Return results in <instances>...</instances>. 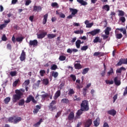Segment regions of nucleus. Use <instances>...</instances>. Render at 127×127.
Returning a JSON list of instances; mask_svg holds the SVG:
<instances>
[{"label":"nucleus","mask_w":127,"mask_h":127,"mask_svg":"<svg viewBox=\"0 0 127 127\" xmlns=\"http://www.w3.org/2000/svg\"><path fill=\"white\" fill-rule=\"evenodd\" d=\"M25 92V90L23 89H20L19 90L16 89L15 91V94L12 96V102L16 103L17 101H19L21 99V97L23 96V93Z\"/></svg>","instance_id":"nucleus-1"},{"label":"nucleus","mask_w":127,"mask_h":127,"mask_svg":"<svg viewBox=\"0 0 127 127\" xmlns=\"http://www.w3.org/2000/svg\"><path fill=\"white\" fill-rule=\"evenodd\" d=\"M80 109L84 112H87L89 110V103L87 100L82 101L80 104Z\"/></svg>","instance_id":"nucleus-2"},{"label":"nucleus","mask_w":127,"mask_h":127,"mask_svg":"<svg viewBox=\"0 0 127 127\" xmlns=\"http://www.w3.org/2000/svg\"><path fill=\"white\" fill-rule=\"evenodd\" d=\"M34 103V104H37V101L34 99V97L32 96V95H29L27 98V100L25 101V103L28 104V103H30V102Z\"/></svg>","instance_id":"nucleus-3"},{"label":"nucleus","mask_w":127,"mask_h":127,"mask_svg":"<svg viewBox=\"0 0 127 127\" xmlns=\"http://www.w3.org/2000/svg\"><path fill=\"white\" fill-rule=\"evenodd\" d=\"M92 124H93L92 119H88L84 123V127H90Z\"/></svg>","instance_id":"nucleus-4"},{"label":"nucleus","mask_w":127,"mask_h":127,"mask_svg":"<svg viewBox=\"0 0 127 127\" xmlns=\"http://www.w3.org/2000/svg\"><path fill=\"white\" fill-rule=\"evenodd\" d=\"M74 118H75V115L74 114V112H70L67 117L68 121H73L74 120Z\"/></svg>","instance_id":"nucleus-5"},{"label":"nucleus","mask_w":127,"mask_h":127,"mask_svg":"<svg viewBox=\"0 0 127 127\" xmlns=\"http://www.w3.org/2000/svg\"><path fill=\"white\" fill-rule=\"evenodd\" d=\"M22 118L21 117H17L15 116H14V121L13 124H18L19 122H21Z\"/></svg>","instance_id":"nucleus-6"},{"label":"nucleus","mask_w":127,"mask_h":127,"mask_svg":"<svg viewBox=\"0 0 127 127\" xmlns=\"http://www.w3.org/2000/svg\"><path fill=\"white\" fill-rule=\"evenodd\" d=\"M29 45L31 46H37L38 45L37 40H30L29 41Z\"/></svg>","instance_id":"nucleus-7"},{"label":"nucleus","mask_w":127,"mask_h":127,"mask_svg":"<svg viewBox=\"0 0 127 127\" xmlns=\"http://www.w3.org/2000/svg\"><path fill=\"white\" fill-rule=\"evenodd\" d=\"M42 10V7L41 6L34 5L33 9V11H41Z\"/></svg>","instance_id":"nucleus-8"},{"label":"nucleus","mask_w":127,"mask_h":127,"mask_svg":"<svg viewBox=\"0 0 127 127\" xmlns=\"http://www.w3.org/2000/svg\"><path fill=\"white\" fill-rule=\"evenodd\" d=\"M47 34V32L41 33L40 34H37V38H38L39 39H42V38H44L45 37V36H46Z\"/></svg>","instance_id":"nucleus-9"},{"label":"nucleus","mask_w":127,"mask_h":127,"mask_svg":"<svg viewBox=\"0 0 127 127\" xmlns=\"http://www.w3.org/2000/svg\"><path fill=\"white\" fill-rule=\"evenodd\" d=\"M26 55L25 54V52H24V50H22L20 57V60L21 61H24V60H25L26 59Z\"/></svg>","instance_id":"nucleus-10"},{"label":"nucleus","mask_w":127,"mask_h":127,"mask_svg":"<svg viewBox=\"0 0 127 127\" xmlns=\"http://www.w3.org/2000/svg\"><path fill=\"white\" fill-rule=\"evenodd\" d=\"M41 109V106L36 105V108L34 109L33 114H34V115H37V113H38V112H39V110Z\"/></svg>","instance_id":"nucleus-11"},{"label":"nucleus","mask_w":127,"mask_h":127,"mask_svg":"<svg viewBox=\"0 0 127 127\" xmlns=\"http://www.w3.org/2000/svg\"><path fill=\"white\" fill-rule=\"evenodd\" d=\"M41 109V106L36 105V108L34 109L33 114H34V115H37V113H38V112H39V110Z\"/></svg>","instance_id":"nucleus-12"},{"label":"nucleus","mask_w":127,"mask_h":127,"mask_svg":"<svg viewBox=\"0 0 127 127\" xmlns=\"http://www.w3.org/2000/svg\"><path fill=\"white\" fill-rule=\"evenodd\" d=\"M107 113L108 115H110L111 116H113V117H115V116L117 115V111L114 109H112L111 110L108 111Z\"/></svg>","instance_id":"nucleus-13"},{"label":"nucleus","mask_w":127,"mask_h":127,"mask_svg":"<svg viewBox=\"0 0 127 127\" xmlns=\"http://www.w3.org/2000/svg\"><path fill=\"white\" fill-rule=\"evenodd\" d=\"M127 70L126 68H125L124 66H122L121 67L118 68L116 70V73L117 74H120V75L122 74V71H126Z\"/></svg>","instance_id":"nucleus-14"},{"label":"nucleus","mask_w":127,"mask_h":127,"mask_svg":"<svg viewBox=\"0 0 127 127\" xmlns=\"http://www.w3.org/2000/svg\"><path fill=\"white\" fill-rule=\"evenodd\" d=\"M60 96H61V90H58L54 97V100H57V99H58V98H59V97H60Z\"/></svg>","instance_id":"nucleus-15"},{"label":"nucleus","mask_w":127,"mask_h":127,"mask_svg":"<svg viewBox=\"0 0 127 127\" xmlns=\"http://www.w3.org/2000/svg\"><path fill=\"white\" fill-rule=\"evenodd\" d=\"M102 41H103V39L100 38V37H96L93 40L94 43H98V42L101 43Z\"/></svg>","instance_id":"nucleus-16"},{"label":"nucleus","mask_w":127,"mask_h":127,"mask_svg":"<svg viewBox=\"0 0 127 127\" xmlns=\"http://www.w3.org/2000/svg\"><path fill=\"white\" fill-rule=\"evenodd\" d=\"M114 81L116 86H120V85H121V80H119V77H118V76L114 78Z\"/></svg>","instance_id":"nucleus-17"},{"label":"nucleus","mask_w":127,"mask_h":127,"mask_svg":"<svg viewBox=\"0 0 127 127\" xmlns=\"http://www.w3.org/2000/svg\"><path fill=\"white\" fill-rule=\"evenodd\" d=\"M69 10L71 12V14L75 16V14L78 13V10L77 9H73V8H69Z\"/></svg>","instance_id":"nucleus-18"},{"label":"nucleus","mask_w":127,"mask_h":127,"mask_svg":"<svg viewBox=\"0 0 127 127\" xmlns=\"http://www.w3.org/2000/svg\"><path fill=\"white\" fill-rule=\"evenodd\" d=\"M76 82L78 83V84H76V89L80 90V89H82V88H83V85L80 84V83L81 82V80L80 79H77L76 80Z\"/></svg>","instance_id":"nucleus-19"},{"label":"nucleus","mask_w":127,"mask_h":127,"mask_svg":"<svg viewBox=\"0 0 127 127\" xmlns=\"http://www.w3.org/2000/svg\"><path fill=\"white\" fill-rule=\"evenodd\" d=\"M93 123L94 125V127H99V126L100 125V118H97L96 119H95L93 122Z\"/></svg>","instance_id":"nucleus-20"},{"label":"nucleus","mask_w":127,"mask_h":127,"mask_svg":"<svg viewBox=\"0 0 127 127\" xmlns=\"http://www.w3.org/2000/svg\"><path fill=\"white\" fill-rule=\"evenodd\" d=\"M104 55H105V54L102 52H96L93 54V56H98V57H102V56H104Z\"/></svg>","instance_id":"nucleus-21"},{"label":"nucleus","mask_w":127,"mask_h":127,"mask_svg":"<svg viewBox=\"0 0 127 127\" xmlns=\"http://www.w3.org/2000/svg\"><path fill=\"white\" fill-rule=\"evenodd\" d=\"M47 18H48V13L44 15V18L43 19V24H46V22H47Z\"/></svg>","instance_id":"nucleus-22"},{"label":"nucleus","mask_w":127,"mask_h":127,"mask_svg":"<svg viewBox=\"0 0 127 127\" xmlns=\"http://www.w3.org/2000/svg\"><path fill=\"white\" fill-rule=\"evenodd\" d=\"M77 2L80 3L81 5H87L88 3L86 1H84V0H77Z\"/></svg>","instance_id":"nucleus-23"},{"label":"nucleus","mask_w":127,"mask_h":127,"mask_svg":"<svg viewBox=\"0 0 127 127\" xmlns=\"http://www.w3.org/2000/svg\"><path fill=\"white\" fill-rule=\"evenodd\" d=\"M61 103H63V104H69V103H70V100L67 98H63L61 100Z\"/></svg>","instance_id":"nucleus-24"},{"label":"nucleus","mask_w":127,"mask_h":127,"mask_svg":"<svg viewBox=\"0 0 127 127\" xmlns=\"http://www.w3.org/2000/svg\"><path fill=\"white\" fill-rule=\"evenodd\" d=\"M74 68L75 69H77L78 70H80V69H82V65L81 64L77 63L74 64Z\"/></svg>","instance_id":"nucleus-25"},{"label":"nucleus","mask_w":127,"mask_h":127,"mask_svg":"<svg viewBox=\"0 0 127 127\" xmlns=\"http://www.w3.org/2000/svg\"><path fill=\"white\" fill-rule=\"evenodd\" d=\"M48 38L49 39H53V38H55L56 37V34H49L47 35Z\"/></svg>","instance_id":"nucleus-26"},{"label":"nucleus","mask_w":127,"mask_h":127,"mask_svg":"<svg viewBox=\"0 0 127 127\" xmlns=\"http://www.w3.org/2000/svg\"><path fill=\"white\" fill-rule=\"evenodd\" d=\"M43 84L47 86L49 84V80L48 78H44L42 80Z\"/></svg>","instance_id":"nucleus-27"},{"label":"nucleus","mask_w":127,"mask_h":127,"mask_svg":"<svg viewBox=\"0 0 127 127\" xmlns=\"http://www.w3.org/2000/svg\"><path fill=\"white\" fill-rule=\"evenodd\" d=\"M23 39H24V37L22 36L18 37L16 38V41L17 42H22Z\"/></svg>","instance_id":"nucleus-28"},{"label":"nucleus","mask_w":127,"mask_h":127,"mask_svg":"<svg viewBox=\"0 0 127 127\" xmlns=\"http://www.w3.org/2000/svg\"><path fill=\"white\" fill-rule=\"evenodd\" d=\"M75 45L77 48H80L81 46V40H77L75 42Z\"/></svg>","instance_id":"nucleus-29"},{"label":"nucleus","mask_w":127,"mask_h":127,"mask_svg":"<svg viewBox=\"0 0 127 127\" xmlns=\"http://www.w3.org/2000/svg\"><path fill=\"white\" fill-rule=\"evenodd\" d=\"M83 112H84V110H82L81 108L80 110H78L76 113L77 117H80L82 114H83Z\"/></svg>","instance_id":"nucleus-30"},{"label":"nucleus","mask_w":127,"mask_h":127,"mask_svg":"<svg viewBox=\"0 0 127 127\" xmlns=\"http://www.w3.org/2000/svg\"><path fill=\"white\" fill-rule=\"evenodd\" d=\"M103 9H105L106 11H109L110 10V6L108 4L104 5L102 7Z\"/></svg>","instance_id":"nucleus-31"},{"label":"nucleus","mask_w":127,"mask_h":127,"mask_svg":"<svg viewBox=\"0 0 127 127\" xmlns=\"http://www.w3.org/2000/svg\"><path fill=\"white\" fill-rule=\"evenodd\" d=\"M124 59H121L119 60V62H118V63L117 64V66H122V64H124Z\"/></svg>","instance_id":"nucleus-32"},{"label":"nucleus","mask_w":127,"mask_h":127,"mask_svg":"<svg viewBox=\"0 0 127 127\" xmlns=\"http://www.w3.org/2000/svg\"><path fill=\"white\" fill-rule=\"evenodd\" d=\"M43 120L42 119H40L39 121L37 122V123L35 124L34 125V127H38V126H40L41 123H42Z\"/></svg>","instance_id":"nucleus-33"},{"label":"nucleus","mask_w":127,"mask_h":127,"mask_svg":"<svg viewBox=\"0 0 127 127\" xmlns=\"http://www.w3.org/2000/svg\"><path fill=\"white\" fill-rule=\"evenodd\" d=\"M9 102H10V97H6L4 100V104H6V105L8 104V103H9Z\"/></svg>","instance_id":"nucleus-34"},{"label":"nucleus","mask_w":127,"mask_h":127,"mask_svg":"<svg viewBox=\"0 0 127 127\" xmlns=\"http://www.w3.org/2000/svg\"><path fill=\"white\" fill-rule=\"evenodd\" d=\"M59 75V73H58V72L53 71L52 73V76H53V77L55 78H57Z\"/></svg>","instance_id":"nucleus-35"},{"label":"nucleus","mask_w":127,"mask_h":127,"mask_svg":"<svg viewBox=\"0 0 127 127\" xmlns=\"http://www.w3.org/2000/svg\"><path fill=\"white\" fill-rule=\"evenodd\" d=\"M89 70H90V69L89 68H85L83 69L82 74L83 75H85V74H87V73H88V72L89 71Z\"/></svg>","instance_id":"nucleus-36"},{"label":"nucleus","mask_w":127,"mask_h":127,"mask_svg":"<svg viewBox=\"0 0 127 127\" xmlns=\"http://www.w3.org/2000/svg\"><path fill=\"white\" fill-rule=\"evenodd\" d=\"M112 74H114V68L111 67L110 71L107 72V75L108 76H110V75H112Z\"/></svg>","instance_id":"nucleus-37"},{"label":"nucleus","mask_w":127,"mask_h":127,"mask_svg":"<svg viewBox=\"0 0 127 127\" xmlns=\"http://www.w3.org/2000/svg\"><path fill=\"white\" fill-rule=\"evenodd\" d=\"M59 59L60 61H65V60H66V56H60Z\"/></svg>","instance_id":"nucleus-38"},{"label":"nucleus","mask_w":127,"mask_h":127,"mask_svg":"<svg viewBox=\"0 0 127 127\" xmlns=\"http://www.w3.org/2000/svg\"><path fill=\"white\" fill-rule=\"evenodd\" d=\"M49 110H50V111H54V110H56V109H57V108H56V106H53V105H49Z\"/></svg>","instance_id":"nucleus-39"},{"label":"nucleus","mask_w":127,"mask_h":127,"mask_svg":"<svg viewBox=\"0 0 127 127\" xmlns=\"http://www.w3.org/2000/svg\"><path fill=\"white\" fill-rule=\"evenodd\" d=\"M41 97L42 100H45L46 99V98H47V97H49V95L48 93H46L45 94L41 95Z\"/></svg>","instance_id":"nucleus-40"},{"label":"nucleus","mask_w":127,"mask_h":127,"mask_svg":"<svg viewBox=\"0 0 127 127\" xmlns=\"http://www.w3.org/2000/svg\"><path fill=\"white\" fill-rule=\"evenodd\" d=\"M24 103H25V101L23 99H22L19 100L18 105L19 106H23V105H24Z\"/></svg>","instance_id":"nucleus-41"},{"label":"nucleus","mask_w":127,"mask_h":127,"mask_svg":"<svg viewBox=\"0 0 127 127\" xmlns=\"http://www.w3.org/2000/svg\"><path fill=\"white\" fill-rule=\"evenodd\" d=\"M30 83V80L29 79H27L25 80L24 82V85L25 87L28 86L29 84Z\"/></svg>","instance_id":"nucleus-42"},{"label":"nucleus","mask_w":127,"mask_h":127,"mask_svg":"<svg viewBox=\"0 0 127 127\" xmlns=\"http://www.w3.org/2000/svg\"><path fill=\"white\" fill-rule=\"evenodd\" d=\"M58 68V66L56 64H53L51 66V69L53 70H56V69H57Z\"/></svg>","instance_id":"nucleus-43"},{"label":"nucleus","mask_w":127,"mask_h":127,"mask_svg":"<svg viewBox=\"0 0 127 127\" xmlns=\"http://www.w3.org/2000/svg\"><path fill=\"white\" fill-rule=\"evenodd\" d=\"M119 16H124L125 15V12L123 10H119Z\"/></svg>","instance_id":"nucleus-44"},{"label":"nucleus","mask_w":127,"mask_h":127,"mask_svg":"<svg viewBox=\"0 0 127 127\" xmlns=\"http://www.w3.org/2000/svg\"><path fill=\"white\" fill-rule=\"evenodd\" d=\"M46 71H45V70L42 69L40 71V74L41 77L44 76V74H45Z\"/></svg>","instance_id":"nucleus-45"},{"label":"nucleus","mask_w":127,"mask_h":127,"mask_svg":"<svg viewBox=\"0 0 127 127\" xmlns=\"http://www.w3.org/2000/svg\"><path fill=\"white\" fill-rule=\"evenodd\" d=\"M14 121V116H13L12 117H9L8 118V121L9 123H13Z\"/></svg>","instance_id":"nucleus-46"},{"label":"nucleus","mask_w":127,"mask_h":127,"mask_svg":"<svg viewBox=\"0 0 127 127\" xmlns=\"http://www.w3.org/2000/svg\"><path fill=\"white\" fill-rule=\"evenodd\" d=\"M105 82L106 84H108V85H113V84H114V81L113 80L110 81V80H106Z\"/></svg>","instance_id":"nucleus-47"},{"label":"nucleus","mask_w":127,"mask_h":127,"mask_svg":"<svg viewBox=\"0 0 127 127\" xmlns=\"http://www.w3.org/2000/svg\"><path fill=\"white\" fill-rule=\"evenodd\" d=\"M16 71H10V75L11 76V77H14V76H16Z\"/></svg>","instance_id":"nucleus-48"},{"label":"nucleus","mask_w":127,"mask_h":127,"mask_svg":"<svg viewBox=\"0 0 127 127\" xmlns=\"http://www.w3.org/2000/svg\"><path fill=\"white\" fill-rule=\"evenodd\" d=\"M70 78H71L72 80L73 81V82H75V81H76V75H74V74H71L70 75Z\"/></svg>","instance_id":"nucleus-49"},{"label":"nucleus","mask_w":127,"mask_h":127,"mask_svg":"<svg viewBox=\"0 0 127 127\" xmlns=\"http://www.w3.org/2000/svg\"><path fill=\"white\" fill-rule=\"evenodd\" d=\"M117 30H120L121 32H127V30H124V28H117L116 29L115 32H117Z\"/></svg>","instance_id":"nucleus-50"},{"label":"nucleus","mask_w":127,"mask_h":127,"mask_svg":"<svg viewBox=\"0 0 127 127\" xmlns=\"http://www.w3.org/2000/svg\"><path fill=\"white\" fill-rule=\"evenodd\" d=\"M88 48V46H84L82 47H81V50H82V51H86V50H87Z\"/></svg>","instance_id":"nucleus-51"},{"label":"nucleus","mask_w":127,"mask_h":127,"mask_svg":"<svg viewBox=\"0 0 127 127\" xmlns=\"http://www.w3.org/2000/svg\"><path fill=\"white\" fill-rule=\"evenodd\" d=\"M74 94H75V92L74 91L73 89H69L68 91V95H73Z\"/></svg>","instance_id":"nucleus-52"},{"label":"nucleus","mask_w":127,"mask_h":127,"mask_svg":"<svg viewBox=\"0 0 127 127\" xmlns=\"http://www.w3.org/2000/svg\"><path fill=\"white\" fill-rule=\"evenodd\" d=\"M18 82H19V79L16 80L13 83V86H14V87H16L17 86V84H18Z\"/></svg>","instance_id":"nucleus-53"},{"label":"nucleus","mask_w":127,"mask_h":127,"mask_svg":"<svg viewBox=\"0 0 127 127\" xmlns=\"http://www.w3.org/2000/svg\"><path fill=\"white\" fill-rule=\"evenodd\" d=\"M6 27V24H2L0 25V30H1Z\"/></svg>","instance_id":"nucleus-54"},{"label":"nucleus","mask_w":127,"mask_h":127,"mask_svg":"<svg viewBox=\"0 0 127 127\" xmlns=\"http://www.w3.org/2000/svg\"><path fill=\"white\" fill-rule=\"evenodd\" d=\"M1 40L2 41H6L7 40V38H6V36L5 35H3L1 37Z\"/></svg>","instance_id":"nucleus-55"},{"label":"nucleus","mask_w":127,"mask_h":127,"mask_svg":"<svg viewBox=\"0 0 127 127\" xmlns=\"http://www.w3.org/2000/svg\"><path fill=\"white\" fill-rule=\"evenodd\" d=\"M120 20H121L122 22H126V18L124 16H122L120 18Z\"/></svg>","instance_id":"nucleus-56"},{"label":"nucleus","mask_w":127,"mask_h":127,"mask_svg":"<svg viewBox=\"0 0 127 127\" xmlns=\"http://www.w3.org/2000/svg\"><path fill=\"white\" fill-rule=\"evenodd\" d=\"M52 6L53 7H55L56 6V7H59L58 3H57V2H53L52 3Z\"/></svg>","instance_id":"nucleus-57"},{"label":"nucleus","mask_w":127,"mask_h":127,"mask_svg":"<svg viewBox=\"0 0 127 127\" xmlns=\"http://www.w3.org/2000/svg\"><path fill=\"white\" fill-rule=\"evenodd\" d=\"M74 101H81V98L80 97H77V95H75Z\"/></svg>","instance_id":"nucleus-58"},{"label":"nucleus","mask_w":127,"mask_h":127,"mask_svg":"<svg viewBox=\"0 0 127 127\" xmlns=\"http://www.w3.org/2000/svg\"><path fill=\"white\" fill-rule=\"evenodd\" d=\"M112 30V28L111 27H108L105 30V32H110Z\"/></svg>","instance_id":"nucleus-59"},{"label":"nucleus","mask_w":127,"mask_h":127,"mask_svg":"<svg viewBox=\"0 0 127 127\" xmlns=\"http://www.w3.org/2000/svg\"><path fill=\"white\" fill-rule=\"evenodd\" d=\"M116 36H117V38H118V39H121V38L123 37V35L122 34H117L116 35Z\"/></svg>","instance_id":"nucleus-60"},{"label":"nucleus","mask_w":127,"mask_h":127,"mask_svg":"<svg viewBox=\"0 0 127 127\" xmlns=\"http://www.w3.org/2000/svg\"><path fill=\"white\" fill-rule=\"evenodd\" d=\"M31 3V0H27L25 2V5H29Z\"/></svg>","instance_id":"nucleus-61"},{"label":"nucleus","mask_w":127,"mask_h":127,"mask_svg":"<svg viewBox=\"0 0 127 127\" xmlns=\"http://www.w3.org/2000/svg\"><path fill=\"white\" fill-rule=\"evenodd\" d=\"M56 100H53L52 102L50 104V106H54V105H56Z\"/></svg>","instance_id":"nucleus-62"},{"label":"nucleus","mask_w":127,"mask_h":127,"mask_svg":"<svg viewBox=\"0 0 127 127\" xmlns=\"http://www.w3.org/2000/svg\"><path fill=\"white\" fill-rule=\"evenodd\" d=\"M94 25V23L92 22L91 23H89L88 24H87V25L86 26V27H87L88 28H91V27Z\"/></svg>","instance_id":"nucleus-63"},{"label":"nucleus","mask_w":127,"mask_h":127,"mask_svg":"<svg viewBox=\"0 0 127 127\" xmlns=\"http://www.w3.org/2000/svg\"><path fill=\"white\" fill-rule=\"evenodd\" d=\"M127 95V86L125 88V90L123 94V96H126Z\"/></svg>","instance_id":"nucleus-64"}]
</instances>
